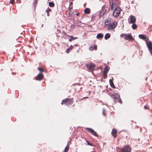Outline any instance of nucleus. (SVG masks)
Returning <instances> with one entry per match:
<instances>
[{
	"label": "nucleus",
	"mask_w": 152,
	"mask_h": 152,
	"mask_svg": "<svg viewBox=\"0 0 152 152\" xmlns=\"http://www.w3.org/2000/svg\"><path fill=\"white\" fill-rule=\"evenodd\" d=\"M109 95L111 97L113 98L115 102H119L121 104L122 103V102L121 99L120 95L117 93H109Z\"/></svg>",
	"instance_id": "f257e3e1"
},
{
	"label": "nucleus",
	"mask_w": 152,
	"mask_h": 152,
	"mask_svg": "<svg viewBox=\"0 0 152 152\" xmlns=\"http://www.w3.org/2000/svg\"><path fill=\"white\" fill-rule=\"evenodd\" d=\"M121 37H123L126 40H128L129 41H133L134 40V38L132 36L131 34H122L121 35Z\"/></svg>",
	"instance_id": "f03ea898"
},
{
	"label": "nucleus",
	"mask_w": 152,
	"mask_h": 152,
	"mask_svg": "<svg viewBox=\"0 0 152 152\" xmlns=\"http://www.w3.org/2000/svg\"><path fill=\"white\" fill-rule=\"evenodd\" d=\"M121 9L119 7L116 8L113 10V16L115 17H118L121 13Z\"/></svg>",
	"instance_id": "7ed1b4c3"
},
{
	"label": "nucleus",
	"mask_w": 152,
	"mask_h": 152,
	"mask_svg": "<svg viewBox=\"0 0 152 152\" xmlns=\"http://www.w3.org/2000/svg\"><path fill=\"white\" fill-rule=\"evenodd\" d=\"M86 66L88 70L92 72L95 69V65L92 62H90L86 64Z\"/></svg>",
	"instance_id": "20e7f679"
},
{
	"label": "nucleus",
	"mask_w": 152,
	"mask_h": 152,
	"mask_svg": "<svg viewBox=\"0 0 152 152\" xmlns=\"http://www.w3.org/2000/svg\"><path fill=\"white\" fill-rule=\"evenodd\" d=\"M131 150V148L130 146L128 145H125L124 147L121 149V152H130Z\"/></svg>",
	"instance_id": "39448f33"
},
{
	"label": "nucleus",
	"mask_w": 152,
	"mask_h": 152,
	"mask_svg": "<svg viewBox=\"0 0 152 152\" xmlns=\"http://www.w3.org/2000/svg\"><path fill=\"white\" fill-rule=\"evenodd\" d=\"M117 25V22L115 21L109 25L107 28L108 30L111 31L113 30L116 28Z\"/></svg>",
	"instance_id": "423d86ee"
},
{
	"label": "nucleus",
	"mask_w": 152,
	"mask_h": 152,
	"mask_svg": "<svg viewBox=\"0 0 152 152\" xmlns=\"http://www.w3.org/2000/svg\"><path fill=\"white\" fill-rule=\"evenodd\" d=\"M128 21L129 24H134L135 23L136 18L134 16L132 15L130 16L128 19Z\"/></svg>",
	"instance_id": "0eeeda50"
},
{
	"label": "nucleus",
	"mask_w": 152,
	"mask_h": 152,
	"mask_svg": "<svg viewBox=\"0 0 152 152\" xmlns=\"http://www.w3.org/2000/svg\"><path fill=\"white\" fill-rule=\"evenodd\" d=\"M147 47L148 48L149 51L152 56V43L151 41H148L146 42Z\"/></svg>",
	"instance_id": "6e6552de"
},
{
	"label": "nucleus",
	"mask_w": 152,
	"mask_h": 152,
	"mask_svg": "<svg viewBox=\"0 0 152 152\" xmlns=\"http://www.w3.org/2000/svg\"><path fill=\"white\" fill-rule=\"evenodd\" d=\"M110 10H113L116 8L118 7L117 6L116 4L114 2H112L111 3L110 2Z\"/></svg>",
	"instance_id": "1a4fd4ad"
},
{
	"label": "nucleus",
	"mask_w": 152,
	"mask_h": 152,
	"mask_svg": "<svg viewBox=\"0 0 152 152\" xmlns=\"http://www.w3.org/2000/svg\"><path fill=\"white\" fill-rule=\"evenodd\" d=\"M85 129L86 130H88V132L91 133L93 135H94L95 136H97L98 135H97L96 133V132L94 131L92 129H91L90 128H85Z\"/></svg>",
	"instance_id": "9d476101"
},
{
	"label": "nucleus",
	"mask_w": 152,
	"mask_h": 152,
	"mask_svg": "<svg viewBox=\"0 0 152 152\" xmlns=\"http://www.w3.org/2000/svg\"><path fill=\"white\" fill-rule=\"evenodd\" d=\"M69 101L70 102V104H71L72 102V100L71 99L66 98L62 100L61 104H62L63 103H66V105H68V103Z\"/></svg>",
	"instance_id": "9b49d317"
},
{
	"label": "nucleus",
	"mask_w": 152,
	"mask_h": 152,
	"mask_svg": "<svg viewBox=\"0 0 152 152\" xmlns=\"http://www.w3.org/2000/svg\"><path fill=\"white\" fill-rule=\"evenodd\" d=\"M139 37L140 39H143L146 41V42L148 41L149 39L148 38L146 37V36L144 35L140 34L139 35Z\"/></svg>",
	"instance_id": "f8f14e48"
},
{
	"label": "nucleus",
	"mask_w": 152,
	"mask_h": 152,
	"mask_svg": "<svg viewBox=\"0 0 152 152\" xmlns=\"http://www.w3.org/2000/svg\"><path fill=\"white\" fill-rule=\"evenodd\" d=\"M110 69V68L107 66L104 69V71L103 72L104 76H107V74Z\"/></svg>",
	"instance_id": "ddd939ff"
},
{
	"label": "nucleus",
	"mask_w": 152,
	"mask_h": 152,
	"mask_svg": "<svg viewBox=\"0 0 152 152\" xmlns=\"http://www.w3.org/2000/svg\"><path fill=\"white\" fill-rule=\"evenodd\" d=\"M38 69L40 73L37 76H43L42 72H44V69L42 68L41 67H38Z\"/></svg>",
	"instance_id": "4468645a"
},
{
	"label": "nucleus",
	"mask_w": 152,
	"mask_h": 152,
	"mask_svg": "<svg viewBox=\"0 0 152 152\" xmlns=\"http://www.w3.org/2000/svg\"><path fill=\"white\" fill-rule=\"evenodd\" d=\"M67 36L70 37L69 39V40L70 42H71L72 40L78 39V37H74L72 36H70L69 35H67Z\"/></svg>",
	"instance_id": "2eb2a0df"
},
{
	"label": "nucleus",
	"mask_w": 152,
	"mask_h": 152,
	"mask_svg": "<svg viewBox=\"0 0 152 152\" xmlns=\"http://www.w3.org/2000/svg\"><path fill=\"white\" fill-rule=\"evenodd\" d=\"M89 49L91 51H92L94 50H96L97 49V46L96 45H91L89 48Z\"/></svg>",
	"instance_id": "dca6fc26"
},
{
	"label": "nucleus",
	"mask_w": 152,
	"mask_h": 152,
	"mask_svg": "<svg viewBox=\"0 0 152 152\" xmlns=\"http://www.w3.org/2000/svg\"><path fill=\"white\" fill-rule=\"evenodd\" d=\"M117 133V130L114 129H113L111 132V134L112 136L114 137H116Z\"/></svg>",
	"instance_id": "f3484780"
},
{
	"label": "nucleus",
	"mask_w": 152,
	"mask_h": 152,
	"mask_svg": "<svg viewBox=\"0 0 152 152\" xmlns=\"http://www.w3.org/2000/svg\"><path fill=\"white\" fill-rule=\"evenodd\" d=\"M84 12L86 14H89L90 13V10L89 8H86L84 10Z\"/></svg>",
	"instance_id": "a211bd4d"
},
{
	"label": "nucleus",
	"mask_w": 152,
	"mask_h": 152,
	"mask_svg": "<svg viewBox=\"0 0 152 152\" xmlns=\"http://www.w3.org/2000/svg\"><path fill=\"white\" fill-rule=\"evenodd\" d=\"M103 37V35L102 33H99L96 36V38L98 39H102Z\"/></svg>",
	"instance_id": "6ab92c4d"
},
{
	"label": "nucleus",
	"mask_w": 152,
	"mask_h": 152,
	"mask_svg": "<svg viewBox=\"0 0 152 152\" xmlns=\"http://www.w3.org/2000/svg\"><path fill=\"white\" fill-rule=\"evenodd\" d=\"M111 23V22L109 19H106L104 21V24L106 26L109 25Z\"/></svg>",
	"instance_id": "aec40b11"
},
{
	"label": "nucleus",
	"mask_w": 152,
	"mask_h": 152,
	"mask_svg": "<svg viewBox=\"0 0 152 152\" xmlns=\"http://www.w3.org/2000/svg\"><path fill=\"white\" fill-rule=\"evenodd\" d=\"M73 48V46L71 45L66 50V53H69L71 50Z\"/></svg>",
	"instance_id": "412c9836"
},
{
	"label": "nucleus",
	"mask_w": 152,
	"mask_h": 152,
	"mask_svg": "<svg viewBox=\"0 0 152 152\" xmlns=\"http://www.w3.org/2000/svg\"><path fill=\"white\" fill-rule=\"evenodd\" d=\"M110 37V35L109 33H107L106 34L104 37V39L106 40L107 39Z\"/></svg>",
	"instance_id": "4be33fe9"
},
{
	"label": "nucleus",
	"mask_w": 152,
	"mask_h": 152,
	"mask_svg": "<svg viewBox=\"0 0 152 152\" xmlns=\"http://www.w3.org/2000/svg\"><path fill=\"white\" fill-rule=\"evenodd\" d=\"M109 82H110V84L111 86V87L113 88H115V86L113 83V82L112 81V80L110 79L109 80Z\"/></svg>",
	"instance_id": "5701e85b"
},
{
	"label": "nucleus",
	"mask_w": 152,
	"mask_h": 152,
	"mask_svg": "<svg viewBox=\"0 0 152 152\" xmlns=\"http://www.w3.org/2000/svg\"><path fill=\"white\" fill-rule=\"evenodd\" d=\"M61 31L60 30L57 29L56 32V34H57V36L59 37H60V36L59 35V34L61 33Z\"/></svg>",
	"instance_id": "b1692460"
},
{
	"label": "nucleus",
	"mask_w": 152,
	"mask_h": 152,
	"mask_svg": "<svg viewBox=\"0 0 152 152\" xmlns=\"http://www.w3.org/2000/svg\"><path fill=\"white\" fill-rule=\"evenodd\" d=\"M132 28L133 29H136L137 27V25L135 24V23H134V24H132Z\"/></svg>",
	"instance_id": "393cba45"
},
{
	"label": "nucleus",
	"mask_w": 152,
	"mask_h": 152,
	"mask_svg": "<svg viewBox=\"0 0 152 152\" xmlns=\"http://www.w3.org/2000/svg\"><path fill=\"white\" fill-rule=\"evenodd\" d=\"M43 77H36L35 78L36 80L40 81L43 78Z\"/></svg>",
	"instance_id": "a878e982"
},
{
	"label": "nucleus",
	"mask_w": 152,
	"mask_h": 152,
	"mask_svg": "<svg viewBox=\"0 0 152 152\" xmlns=\"http://www.w3.org/2000/svg\"><path fill=\"white\" fill-rule=\"evenodd\" d=\"M48 4L50 7H53L54 6V4L53 2H50Z\"/></svg>",
	"instance_id": "bb28decb"
},
{
	"label": "nucleus",
	"mask_w": 152,
	"mask_h": 152,
	"mask_svg": "<svg viewBox=\"0 0 152 152\" xmlns=\"http://www.w3.org/2000/svg\"><path fill=\"white\" fill-rule=\"evenodd\" d=\"M72 4H73V3L72 2H70L69 3V7L68 8H69V9L70 10H72V8H73Z\"/></svg>",
	"instance_id": "cd10ccee"
},
{
	"label": "nucleus",
	"mask_w": 152,
	"mask_h": 152,
	"mask_svg": "<svg viewBox=\"0 0 152 152\" xmlns=\"http://www.w3.org/2000/svg\"><path fill=\"white\" fill-rule=\"evenodd\" d=\"M75 25L74 24L72 25L70 27V30L73 29L75 27Z\"/></svg>",
	"instance_id": "c85d7f7f"
},
{
	"label": "nucleus",
	"mask_w": 152,
	"mask_h": 152,
	"mask_svg": "<svg viewBox=\"0 0 152 152\" xmlns=\"http://www.w3.org/2000/svg\"><path fill=\"white\" fill-rule=\"evenodd\" d=\"M50 11H51V10L49 8H48L46 10V12H47V13H49V12Z\"/></svg>",
	"instance_id": "c756f323"
},
{
	"label": "nucleus",
	"mask_w": 152,
	"mask_h": 152,
	"mask_svg": "<svg viewBox=\"0 0 152 152\" xmlns=\"http://www.w3.org/2000/svg\"><path fill=\"white\" fill-rule=\"evenodd\" d=\"M69 149V146H67L65 147V148L64 149V151H68Z\"/></svg>",
	"instance_id": "7c9ffc66"
},
{
	"label": "nucleus",
	"mask_w": 152,
	"mask_h": 152,
	"mask_svg": "<svg viewBox=\"0 0 152 152\" xmlns=\"http://www.w3.org/2000/svg\"><path fill=\"white\" fill-rule=\"evenodd\" d=\"M38 0H34V2H33V4L35 5H36L37 4V1Z\"/></svg>",
	"instance_id": "2f4dec72"
},
{
	"label": "nucleus",
	"mask_w": 152,
	"mask_h": 152,
	"mask_svg": "<svg viewBox=\"0 0 152 152\" xmlns=\"http://www.w3.org/2000/svg\"><path fill=\"white\" fill-rule=\"evenodd\" d=\"M62 33L64 35L67 36V34H66V33L64 31H63L62 32Z\"/></svg>",
	"instance_id": "473e14b6"
},
{
	"label": "nucleus",
	"mask_w": 152,
	"mask_h": 152,
	"mask_svg": "<svg viewBox=\"0 0 152 152\" xmlns=\"http://www.w3.org/2000/svg\"><path fill=\"white\" fill-rule=\"evenodd\" d=\"M15 0H11L10 1V3L11 4H13Z\"/></svg>",
	"instance_id": "72a5a7b5"
},
{
	"label": "nucleus",
	"mask_w": 152,
	"mask_h": 152,
	"mask_svg": "<svg viewBox=\"0 0 152 152\" xmlns=\"http://www.w3.org/2000/svg\"><path fill=\"white\" fill-rule=\"evenodd\" d=\"M88 144L90 145V146H92V144H91V143H90L89 142H88Z\"/></svg>",
	"instance_id": "f704fd0d"
},
{
	"label": "nucleus",
	"mask_w": 152,
	"mask_h": 152,
	"mask_svg": "<svg viewBox=\"0 0 152 152\" xmlns=\"http://www.w3.org/2000/svg\"><path fill=\"white\" fill-rule=\"evenodd\" d=\"M106 12V10L104 12H103V13L102 14V12H101L100 13V15H102V16L104 14V12Z\"/></svg>",
	"instance_id": "c9c22d12"
},
{
	"label": "nucleus",
	"mask_w": 152,
	"mask_h": 152,
	"mask_svg": "<svg viewBox=\"0 0 152 152\" xmlns=\"http://www.w3.org/2000/svg\"><path fill=\"white\" fill-rule=\"evenodd\" d=\"M73 12H70V11L69 13V15H72L73 14Z\"/></svg>",
	"instance_id": "e433bc0d"
},
{
	"label": "nucleus",
	"mask_w": 152,
	"mask_h": 152,
	"mask_svg": "<svg viewBox=\"0 0 152 152\" xmlns=\"http://www.w3.org/2000/svg\"><path fill=\"white\" fill-rule=\"evenodd\" d=\"M76 15H77V16H79V15H80V13L79 12H77L76 14Z\"/></svg>",
	"instance_id": "4c0bfd02"
},
{
	"label": "nucleus",
	"mask_w": 152,
	"mask_h": 152,
	"mask_svg": "<svg viewBox=\"0 0 152 152\" xmlns=\"http://www.w3.org/2000/svg\"><path fill=\"white\" fill-rule=\"evenodd\" d=\"M104 110H105L104 109H103V115H105L104 113Z\"/></svg>",
	"instance_id": "58836bf2"
},
{
	"label": "nucleus",
	"mask_w": 152,
	"mask_h": 152,
	"mask_svg": "<svg viewBox=\"0 0 152 152\" xmlns=\"http://www.w3.org/2000/svg\"><path fill=\"white\" fill-rule=\"evenodd\" d=\"M70 101H69L68 102V104H72V103L70 104Z\"/></svg>",
	"instance_id": "ea45409f"
},
{
	"label": "nucleus",
	"mask_w": 152,
	"mask_h": 152,
	"mask_svg": "<svg viewBox=\"0 0 152 152\" xmlns=\"http://www.w3.org/2000/svg\"><path fill=\"white\" fill-rule=\"evenodd\" d=\"M144 107L145 109H147V107L145 106H144Z\"/></svg>",
	"instance_id": "a19ab883"
},
{
	"label": "nucleus",
	"mask_w": 152,
	"mask_h": 152,
	"mask_svg": "<svg viewBox=\"0 0 152 152\" xmlns=\"http://www.w3.org/2000/svg\"><path fill=\"white\" fill-rule=\"evenodd\" d=\"M47 15L48 16H49V13H47Z\"/></svg>",
	"instance_id": "79ce46f5"
},
{
	"label": "nucleus",
	"mask_w": 152,
	"mask_h": 152,
	"mask_svg": "<svg viewBox=\"0 0 152 152\" xmlns=\"http://www.w3.org/2000/svg\"><path fill=\"white\" fill-rule=\"evenodd\" d=\"M75 46H78V45L77 44H75L74 45Z\"/></svg>",
	"instance_id": "37998d69"
},
{
	"label": "nucleus",
	"mask_w": 152,
	"mask_h": 152,
	"mask_svg": "<svg viewBox=\"0 0 152 152\" xmlns=\"http://www.w3.org/2000/svg\"><path fill=\"white\" fill-rule=\"evenodd\" d=\"M107 77H106V76L104 77V79H105V78H106Z\"/></svg>",
	"instance_id": "c03bdc74"
},
{
	"label": "nucleus",
	"mask_w": 152,
	"mask_h": 152,
	"mask_svg": "<svg viewBox=\"0 0 152 152\" xmlns=\"http://www.w3.org/2000/svg\"><path fill=\"white\" fill-rule=\"evenodd\" d=\"M12 75H15V74H13V73H12Z\"/></svg>",
	"instance_id": "a18cd8bd"
},
{
	"label": "nucleus",
	"mask_w": 152,
	"mask_h": 152,
	"mask_svg": "<svg viewBox=\"0 0 152 152\" xmlns=\"http://www.w3.org/2000/svg\"><path fill=\"white\" fill-rule=\"evenodd\" d=\"M91 152H96V151H91Z\"/></svg>",
	"instance_id": "49530a36"
},
{
	"label": "nucleus",
	"mask_w": 152,
	"mask_h": 152,
	"mask_svg": "<svg viewBox=\"0 0 152 152\" xmlns=\"http://www.w3.org/2000/svg\"><path fill=\"white\" fill-rule=\"evenodd\" d=\"M147 79V78H145V80H146Z\"/></svg>",
	"instance_id": "de8ad7c7"
},
{
	"label": "nucleus",
	"mask_w": 152,
	"mask_h": 152,
	"mask_svg": "<svg viewBox=\"0 0 152 152\" xmlns=\"http://www.w3.org/2000/svg\"><path fill=\"white\" fill-rule=\"evenodd\" d=\"M63 152H65V151H63Z\"/></svg>",
	"instance_id": "09e8293b"
}]
</instances>
